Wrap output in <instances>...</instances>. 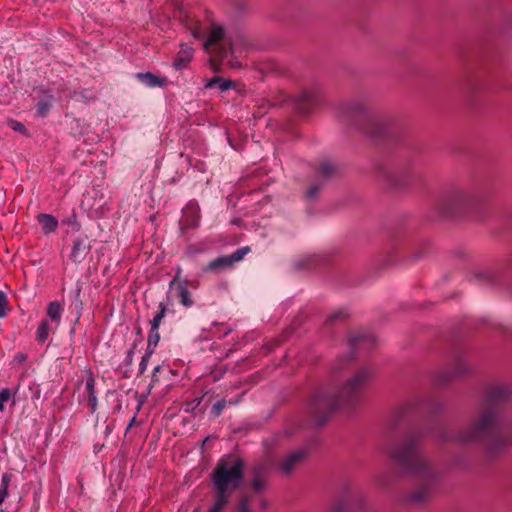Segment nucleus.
<instances>
[{
    "label": "nucleus",
    "instance_id": "f257e3e1",
    "mask_svg": "<svg viewBox=\"0 0 512 512\" xmlns=\"http://www.w3.org/2000/svg\"><path fill=\"white\" fill-rule=\"evenodd\" d=\"M512 399V384L490 385L485 393V410L468 431L454 439L460 442L483 440L489 450L495 451L512 443V436L499 424L494 407Z\"/></svg>",
    "mask_w": 512,
    "mask_h": 512
},
{
    "label": "nucleus",
    "instance_id": "f03ea898",
    "mask_svg": "<svg viewBox=\"0 0 512 512\" xmlns=\"http://www.w3.org/2000/svg\"><path fill=\"white\" fill-rule=\"evenodd\" d=\"M373 370L363 366L341 387H321L310 397L307 412L315 425L321 426L343 402H353L369 384Z\"/></svg>",
    "mask_w": 512,
    "mask_h": 512
},
{
    "label": "nucleus",
    "instance_id": "7ed1b4c3",
    "mask_svg": "<svg viewBox=\"0 0 512 512\" xmlns=\"http://www.w3.org/2000/svg\"><path fill=\"white\" fill-rule=\"evenodd\" d=\"M390 456L403 471L415 476L418 480V488L408 500L414 503L424 500L438 483L439 473L419 455V435L407 436L402 444L391 450Z\"/></svg>",
    "mask_w": 512,
    "mask_h": 512
},
{
    "label": "nucleus",
    "instance_id": "20e7f679",
    "mask_svg": "<svg viewBox=\"0 0 512 512\" xmlns=\"http://www.w3.org/2000/svg\"><path fill=\"white\" fill-rule=\"evenodd\" d=\"M203 47L209 55L212 70L218 72L223 64L231 68L241 67L237 55H241L246 50L247 42L242 34L228 33L222 25L211 23L206 32Z\"/></svg>",
    "mask_w": 512,
    "mask_h": 512
},
{
    "label": "nucleus",
    "instance_id": "39448f33",
    "mask_svg": "<svg viewBox=\"0 0 512 512\" xmlns=\"http://www.w3.org/2000/svg\"><path fill=\"white\" fill-rule=\"evenodd\" d=\"M244 463L238 458L221 459L212 473L214 503L208 512H221L243 480Z\"/></svg>",
    "mask_w": 512,
    "mask_h": 512
},
{
    "label": "nucleus",
    "instance_id": "423d86ee",
    "mask_svg": "<svg viewBox=\"0 0 512 512\" xmlns=\"http://www.w3.org/2000/svg\"><path fill=\"white\" fill-rule=\"evenodd\" d=\"M482 202L481 196L472 190H457L446 196L442 205L444 214L459 215L469 213Z\"/></svg>",
    "mask_w": 512,
    "mask_h": 512
},
{
    "label": "nucleus",
    "instance_id": "0eeeda50",
    "mask_svg": "<svg viewBox=\"0 0 512 512\" xmlns=\"http://www.w3.org/2000/svg\"><path fill=\"white\" fill-rule=\"evenodd\" d=\"M332 505V512L364 510L368 506V498L363 491L346 486L333 497Z\"/></svg>",
    "mask_w": 512,
    "mask_h": 512
},
{
    "label": "nucleus",
    "instance_id": "6e6552de",
    "mask_svg": "<svg viewBox=\"0 0 512 512\" xmlns=\"http://www.w3.org/2000/svg\"><path fill=\"white\" fill-rule=\"evenodd\" d=\"M250 251V248L248 246L241 247L234 251L230 255H224L217 257L216 259L212 260L208 265L203 267V272H221L224 271L230 267H232L235 263L241 261L246 254H248Z\"/></svg>",
    "mask_w": 512,
    "mask_h": 512
},
{
    "label": "nucleus",
    "instance_id": "1a4fd4ad",
    "mask_svg": "<svg viewBox=\"0 0 512 512\" xmlns=\"http://www.w3.org/2000/svg\"><path fill=\"white\" fill-rule=\"evenodd\" d=\"M82 384L83 391L79 395V402H86L90 409V413L94 414L97 410L98 399L95 389L96 379L90 369L84 371V381L81 382V385Z\"/></svg>",
    "mask_w": 512,
    "mask_h": 512
},
{
    "label": "nucleus",
    "instance_id": "9d476101",
    "mask_svg": "<svg viewBox=\"0 0 512 512\" xmlns=\"http://www.w3.org/2000/svg\"><path fill=\"white\" fill-rule=\"evenodd\" d=\"M307 453L306 448H299L290 452L280 463L282 473L290 474L305 459Z\"/></svg>",
    "mask_w": 512,
    "mask_h": 512
},
{
    "label": "nucleus",
    "instance_id": "9b49d317",
    "mask_svg": "<svg viewBox=\"0 0 512 512\" xmlns=\"http://www.w3.org/2000/svg\"><path fill=\"white\" fill-rule=\"evenodd\" d=\"M317 102L318 95L314 90H304L295 98V105L300 113H308Z\"/></svg>",
    "mask_w": 512,
    "mask_h": 512
},
{
    "label": "nucleus",
    "instance_id": "f8f14e48",
    "mask_svg": "<svg viewBox=\"0 0 512 512\" xmlns=\"http://www.w3.org/2000/svg\"><path fill=\"white\" fill-rule=\"evenodd\" d=\"M194 50L191 46L182 43L180 45V50L173 62V67L176 70H183L188 67L191 59L193 58Z\"/></svg>",
    "mask_w": 512,
    "mask_h": 512
},
{
    "label": "nucleus",
    "instance_id": "ddd939ff",
    "mask_svg": "<svg viewBox=\"0 0 512 512\" xmlns=\"http://www.w3.org/2000/svg\"><path fill=\"white\" fill-rule=\"evenodd\" d=\"M376 342L374 335L368 333H357L349 338L351 349H369Z\"/></svg>",
    "mask_w": 512,
    "mask_h": 512
},
{
    "label": "nucleus",
    "instance_id": "4468645a",
    "mask_svg": "<svg viewBox=\"0 0 512 512\" xmlns=\"http://www.w3.org/2000/svg\"><path fill=\"white\" fill-rule=\"evenodd\" d=\"M63 312L64 306L58 301H52L47 305V320L49 321L50 324L54 325L55 329H57L60 326Z\"/></svg>",
    "mask_w": 512,
    "mask_h": 512
},
{
    "label": "nucleus",
    "instance_id": "2eb2a0df",
    "mask_svg": "<svg viewBox=\"0 0 512 512\" xmlns=\"http://www.w3.org/2000/svg\"><path fill=\"white\" fill-rule=\"evenodd\" d=\"M135 77L139 80L140 83L148 88L163 87L166 84L165 78L156 76L151 72H140L137 73Z\"/></svg>",
    "mask_w": 512,
    "mask_h": 512
},
{
    "label": "nucleus",
    "instance_id": "dca6fc26",
    "mask_svg": "<svg viewBox=\"0 0 512 512\" xmlns=\"http://www.w3.org/2000/svg\"><path fill=\"white\" fill-rule=\"evenodd\" d=\"M175 17L179 19V21L185 25L190 31L191 35L196 39H201L202 34L197 26L194 25L193 19L184 9L180 8L176 13Z\"/></svg>",
    "mask_w": 512,
    "mask_h": 512
},
{
    "label": "nucleus",
    "instance_id": "f3484780",
    "mask_svg": "<svg viewBox=\"0 0 512 512\" xmlns=\"http://www.w3.org/2000/svg\"><path fill=\"white\" fill-rule=\"evenodd\" d=\"M37 218L46 235L54 232L58 227V220L50 214L41 213Z\"/></svg>",
    "mask_w": 512,
    "mask_h": 512
},
{
    "label": "nucleus",
    "instance_id": "a211bd4d",
    "mask_svg": "<svg viewBox=\"0 0 512 512\" xmlns=\"http://www.w3.org/2000/svg\"><path fill=\"white\" fill-rule=\"evenodd\" d=\"M174 288L176 289L180 303L185 307H191L193 305V300L191 298V293L188 290L187 280H183L182 283H179L178 286H175Z\"/></svg>",
    "mask_w": 512,
    "mask_h": 512
},
{
    "label": "nucleus",
    "instance_id": "6ab92c4d",
    "mask_svg": "<svg viewBox=\"0 0 512 512\" xmlns=\"http://www.w3.org/2000/svg\"><path fill=\"white\" fill-rule=\"evenodd\" d=\"M86 255V247L84 241L82 239H76L73 242L72 250L69 255L71 261L75 263H80L84 260Z\"/></svg>",
    "mask_w": 512,
    "mask_h": 512
},
{
    "label": "nucleus",
    "instance_id": "aec40b11",
    "mask_svg": "<svg viewBox=\"0 0 512 512\" xmlns=\"http://www.w3.org/2000/svg\"><path fill=\"white\" fill-rule=\"evenodd\" d=\"M53 330H56L54 325L50 324L47 319L41 320L35 333V340L38 343H44L48 339L50 332Z\"/></svg>",
    "mask_w": 512,
    "mask_h": 512
},
{
    "label": "nucleus",
    "instance_id": "412c9836",
    "mask_svg": "<svg viewBox=\"0 0 512 512\" xmlns=\"http://www.w3.org/2000/svg\"><path fill=\"white\" fill-rule=\"evenodd\" d=\"M364 115L363 107L359 104L356 105H345L341 108L339 113V117H360Z\"/></svg>",
    "mask_w": 512,
    "mask_h": 512
},
{
    "label": "nucleus",
    "instance_id": "4be33fe9",
    "mask_svg": "<svg viewBox=\"0 0 512 512\" xmlns=\"http://www.w3.org/2000/svg\"><path fill=\"white\" fill-rule=\"evenodd\" d=\"M266 476L259 468H254V477L252 481V487L255 492H261L266 487Z\"/></svg>",
    "mask_w": 512,
    "mask_h": 512
},
{
    "label": "nucleus",
    "instance_id": "5701e85b",
    "mask_svg": "<svg viewBox=\"0 0 512 512\" xmlns=\"http://www.w3.org/2000/svg\"><path fill=\"white\" fill-rule=\"evenodd\" d=\"M218 85L220 91H227L228 89L234 87V82L231 80H226L221 77H213L211 78L207 84L205 85L206 88H212L215 85Z\"/></svg>",
    "mask_w": 512,
    "mask_h": 512
},
{
    "label": "nucleus",
    "instance_id": "b1692460",
    "mask_svg": "<svg viewBox=\"0 0 512 512\" xmlns=\"http://www.w3.org/2000/svg\"><path fill=\"white\" fill-rule=\"evenodd\" d=\"M335 172V166L330 161H322L317 168V176L323 180L329 178Z\"/></svg>",
    "mask_w": 512,
    "mask_h": 512
},
{
    "label": "nucleus",
    "instance_id": "393cba45",
    "mask_svg": "<svg viewBox=\"0 0 512 512\" xmlns=\"http://www.w3.org/2000/svg\"><path fill=\"white\" fill-rule=\"evenodd\" d=\"M160 340L159 328L151 327L148 340H147V348L146 351L149 353H154L156 346L158 345Z\"/></svg>",
    "mask_w": 512,
    "mask_h": 512
},
{
    "label": "nucleus",
    "instance_id": "a878e982",
    "mask_svg": "<svg viewBox=\"0 0 512 512\" xmlns=\"http://www.w3.org/2000/svg\"><path fill=\"white\" fill-rule=\"evenodd\" d=\"M12 480V475L9 473H4L1 477L0 482V505L4 502V500L8 496V489Z\"/></svg>",
    "mask_w": 512,
    "mask_h": 512
},
{
    "label": "nucleus",
    "instance_id": "bb28decb",
    "mask_svg": "<svg viewBox=\"0 0 512 512\" xmlns=\"http://www.w3.org/2000/svg\"><path fill=\"white\" fill-rule=\"evenodd\" d=\"M167 311V304L160 302L158 306V311L155 313L153 319L150 321L151 327L159 328L163 318L165 317Z\"/></svg>",
    "mask_w": 512,
    "mask_h": 512
},
{
    "label": "nucleus",
    "instance_id": "cd10ccee",
    "mask_svg": "<svg viewBox=\"0 0 512 512\" xmlns=\"http://www.w3.org/2000/svg\"><path fill=\"white\" fill-rule=\"evenodd\" d=\"M239 400H235V401H230V402H227L226 400L222 399V400H219L217 401L211 408V413L215 416V417H219L221 415V413L223 412V410L225 409V407L227 406V404L229 405H235L238 403Z\"/></svg>",
    "mask_w": 512,
    "mask_h": 512
},
{
    "label": "nucleus",
    "instance_id": "c85d7f7f",
    "mask_svg": "<svg viewBox=\"0 0 512 512\" xmlns=\"http://www.w3.org/2000/svg\"><path fill=\"white\" fill-rule=\"evenodd\" d=\"M184 212H185V214H187L188 212L192 213L193 219L191 220V222L188 225L191 227H196L199 222V209H198L197 205L194 203L188 204V206L184 209Z\"/></svg>",
    "mask_w": 512,
    "mask_h": 512
},
{
    "label": "nucleus",
    "instance_id": "c756f323",
    "mask_svg": "<svg viewBox=\"0 0 512 512\" xmlns=\"http://www.w3.org/2000/svg\"><path fill=\"white\" fill-rule=\"evenodd\" d=\"M51 107V101L49 100H41L37 104V114L41 117H45Z\"/></svg>",
    "mask_w": 512,
    "mask_h": 512
},
{
    "label": "nucleus",
    "instance_id": "7c9ffc66",
    "mask_svg": "<svg viewBox=\"0 0 512 512\" xmlns=\"http://www.w3.org/2000/svg\"><path fill=\"white\" fill-rule=\"evenodd\" d=\"M7 314V296L3 291H0V318L5 317Z\"/></svg>",
    "mask_w": 512,
    "mask_h": 512
},
{
    "label": "nucleus",
    "instance_id": "2f4dec72",
    "mask_svg": "<svg viewBox=\"0 0 512 512\" xmlns=\"http://www.w3.org/2000/svg\"><path fill=\"white\" fill-rule=\"evenodd\" d=\"M9 127L16 131V132H19L21 134H26L27 130H26V127L24 126L23 123L19 122V121H16V120H10L9 121Z\"/></svg>",
    "mask_w": 512,
    "mask_h": 512
},
{
    "label": "nucleus",
    "instance_id": "473e14b6",
    "mask_svg": "<svg viewBox=\"0 0 512 512\" xmlns=\"http://www.w3.org/2000/svg\"><path fill=\"white\" fill-rule=\"evenodd\" d=\"M11 397V391L8 388H4L0 391V411L4 409V404Z\"/></svg>",
    "mask_w": 512,
    "mask_h": 512
},
{
    "label": "nucleus",
    "instance_id": "72a5a7b5",
    "mask_svg": "<svg viewBox=\"0 0 512 512\" xmlns=\"http://www.w3.org/2000/svg\"><path fill=\"white\" fill-rule=\"evenodd\" d=\"M181 274H182L181 267H177L175 276L173 277V279L169 283V289L170 290L174 289L175 286H178L179 283L183 282V281H180Z\"/></svg>",
    "mask_w": 512,
    "mask_h": 512
},
{
    "label": "nucleus",
    "instance_id": "f704fd0d",
    "mask_svg": "<svg viewBox=\"0 0 512 512\" xmlns=\"http://www.w3.org/2000/svg\"><path fill=\"white\" fill-rule=\"evenodd\" d=\"M153 353L145 352L139 364V374H143L147 368L148 361Z\"/></svg>",
    "mask_w": 512,
    "mask_h": 512
},
{
    "label": "nucleus",
    "instance_id": "c9c22d12",
    "mask_svg": "<svg viewBox=\"0 0 512 512\" xmlns=\"http://www.w3.org/2000/svg\"><path fill=\"white\" fill-rule=\"evenodd\" d=\"M236 512H250V506L248 504L247 498L243 497L238 505Z\"/></svg>",
    "mask_w": 512,
    "mask_h": 512
},
{
    "label": "nucleus",
    "instance_id": "e433bc0d",
    "mask_svg": "<svg viewBox=\"0 0 512 512\" xmlns=\"http://www.w3.org/2000/svg\"><path fill=\"white\" fill-rule=\"evenodd\" d=\"M321 184H313L306 193V197L309 199L314 198L317 195L318 190L320 189Z\"/></svg>",
    "mask_w": 512,
    "mask_h": 512
},
{
    "label": "nucleus",
    "instance_id": "4c0bfd02",
    "mask_svg": "<svg viewBox=\"0 0 512 512\" xmlns=\"http://www.w3.org/2000/svg\"><path fill=\"white\" fill-rule=\"evenodd\" d=\"M352 359V356H348L346 357L345 359L342 358V357H339L336 361V363L334 364V369L336 371H340L342 368H343V365H344V362H348Z\"/></svg>",
    "mask_w": 512,
    "mask_h": 512
},
{
    "label": "nucleus",
    "instance_id": "58836bf2",
    "mask_svg": "<svg viewBox=\"0 0 512 512\" xmlns=\"http://www.w3.org/2000/svg\"><path fill=\"white\" fill-rule=\"evenodd\" d=\"M345 317H346V314L344 313V311L339 310V311H336V312L332 313V314L329 316L328 320H329L330 322H333V321H334V320H336V319H339V318H345Z\"/></svg>",
    "mask_w": 512,
    "mask_h": 512
},
{
    "label": "nucleus",
    "instance_id": "ea45409f",
    "mask_svg": "<svg viewBox=\"0 0 512 512\" xmlns=\"http://www.w3.org/2000/svg\"><path fill=\"white\" fill-rule=\"evenodd\" d=\"M160 369H161V366H159V365L154 368L150 386H152L157 381L156 374H157V372H159Z\"/></svg>",
    "mask_w": 512,
    "mask_h": 512
},
{
    "label": "nucleus",
    "instance_id": "a19ab883",
    "mask_svg": "<svg viewBox=\"0 0 512 512\" xmlns=\"http://www.w3.org/2000/svg\"><path fill=\"white\" fill-rule=\"evenodd\" d=\"M27 356L25 354H22V353H19L15 356V359L18 361V362H24L26 360Z\"/></svg>",
    "mask_w": 512,
    "mask_h": 512
},
{
    "label": "nucleus",
    "instance_id": "79ce46f5",
    "mask_svg": "<svg viewBox=\"0 0 512 512\" xmlns=\"http://www.w3.org/2000/svg\"><path fill=\"white\" fill-rule=\"evenodd\" d=\"M135 419H136V417L134 416V417L130 420V423H129V425H128L127 429H126L127 431L132 427V425H133V424H134V422H135Z\"/></svg>",
    "mask_w": 512,
    "mask_h": 512
},
{
    "label": "nucleus",
    "instance_id": "37998d69",
    "mask_svg": "<svg viewBox=\"0 0 512 512\" xmlns=\"http://www.w3.org/2000/svg\"><path fill=\"white\" fill-rule=\"evenodd\" d=\"M268 506H267V503L265 501H261L260 502V509H266Z\"/></svg>",
    "mask_w": 512,
    "mask_h": 512
},
{
    "label": "nucleus",
    "instance_id": "c03bdc74",
    "mask_svg": "<svg viewBox=\"0 0 512 512\" xmlns=\"http://www.w3.org/2000/svg\"><path fill=\"white\" fill-rule=\"evenodd\" d=\"M367 133L371 134L372 136L374 137H377L378 136V132H374L372 130H367Z\"/></svg>",
    "mask_w": 512,
    "mask_h": 512
},
{
    "label": "nucleus",
    "instance_id": "a18cd8bd",
    "mask_svg": "<svg viewBox=\"0 0 512 512\" xmlns=\"http://www.w3.org/2000/svg\"><path fill=\"white\" fill-rule=\"evenodd\" d=\"M414 405H415L414 403H408L407 410H412Z\"/></svg>",
    "mask_w": 512,
    "mask_h": 512
},
{
    "label": "nucleus",
    "instance_id": "49530a36",
    "mask_svg": "<svg viewBox=\"0 0 512 512\" xmlns=\"http://www.w3.org/2000/svg\"><path fill=\"white\" fill-rule=\"evenodd\" d=\"M465 370L464 369H459L458 371H456V374H461V373H464Z\"/></svg>",
    "mask_w": 512,
    "mask_h": 512
},
{
    "label": "nucleus",
    "instance_id": "de8ad7c7",
    "mask_svg": "<svg viewBox=\"0 0 512 512\" xmlns=\"http://www.w3.org/2000/svg\"><path fill=\"white\" fill-rule=\"evenodd\" d=\"M131 353H132V351L128 352V359H131Z\"/></svg>",
    "mask_w": 512,
    "mask_h": 512
},
{
    "label": "nucleus",
    "instance_id": "09e8293b",
    "mask_svg": "<svg viewBox=\"0 0 512 512\" xmlns=\"http://www.w3.org/2000/svg\"><path fill=\"white\" fill-rule=\"evenodd\" d=\"M373 126H376L377 128H379V124L378 123H372Z\"/></svg>",
    "mask_w": 512,
    "mask_h": 512
}]
</instances>
